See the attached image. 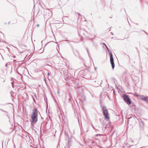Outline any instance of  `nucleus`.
<instances>
[{
	"instance_id": "39448f33",
	"label": "nucleus",
	"mask_w": 148,
	"mask_h": 148,
	"mask_svg": "<svg viewBox=\"0 0 148 148\" xmlns=\"http://www.w3.org/2000/svg\"><path fill=\"white\" fill-rule=\"evenodd\" d=\"M110 61L111 64L112 68L114 69V67L115 65L112 54L111 51H110Z\"/></svg>"
},
{
	"instance_id": "9b49d317",
	"label": "nucleus",
	"mask_w": 148,
	"mask_h": 148,
	"mask_svg": "<svg viewBox=\"0 0 148 148\" xmlns=\"http://www.w3.org/2000/svg\"><path fill=\"white\" fill-rule=\"evenodd\" d=\"M84 72V71H80V73H83V72Z\"/></svg>"
},
{
	"instance_id": "f3484780",
	"label": "nucleus",
	"mask_w": 148,
	"mask_h": 148,
	"mask_svg": "<svg viewBox=\"0 0 148 148\" xmlns=\"http://www.w3.org/2000/svg\"><path fill=\"white\" fill-rule=\"evenodd\" d=\"M47 75H48V76H49V73H48L47 74Z\"/></svg>"
},
{
	"instance_id": "b1692460",
	"label": "nucleus",
	"mask_w": 148,
	"mask_h": 148,
	"mask_svg": "<svg viewBox=\"0 0 148 148\" xmlns=\"http://www.w3.org/2000/svg\"><path fill=\"white\" fill-rule=\"evenodd\" d=\"M48 43H47L46 45H45V46Z\"/></svg>"
},
{
	"instance_id": "dca6fc26",
	"label": "nucleus",
	"mask_w": 148,
	"mask_h": 148,
	"mask_svg": "<svg viewBox=\"0 0 148 148\" xmlns=\"http://www.w3.org/2000/svg\"><path fill=\"white\" fill-rule=\"evenodd\" d=\"M100 135V134H97V135H96V136H98V135Z\"/></svg>"
},
{
	"instance_id": "7ed1b4c3",
	"label": "nucleus",
	"mask_w": 148,
	"mask_h": 148,
	"mask_svg": "<svg viewBox=\"0 0 148 148\" xmlns=\"http://www.w3.org/2000/svg\"><path fill=\"white\" fill-rule=\"evenodd\" d=\"M102 110L103 114L104 117L106 119H109L110 117L109 113L106 107L105 106L103 107L102 108Z\"/></svg>"
},
{
	"instance_id": "f257e3e1",
	"label": "nucleus",
	"mask_w": 148,
	"mask_h": 148,
	"mask_svg": "<svg viewBox=\"0 0 148 148\" xmlns=\"http://www.w3.org/2000/svg\"><path fill=\"white\" fill-rule=\"evenodd\" d=\"M38 113L37 109L34 108L33 110V112L31 115V122L32 125L34 126V124H35L38 121Z\"/></svg>"
},
{
	"instance_id": "1a4fd4ad",
	"label": "nucleus",
	"mask_w": 148,
	"mask_h": 148,
	"mask_svg": "<svg viewBox=\"0 0 148 148\" xmlns=\"http://www.w3.org/2000/svg\"><path fill=\"white\" fill-rule=\"evenodd\" d=\"M76 53H77L78 54V56H79V53L77 51H76Z\"/></svg>"
},
{
	"instance_id": "423d86ee",
	"label": "nucleus",
	"mask_w": 148,
	"mask_h": 148,
	"mask_svg": "<svg viewBox=\"0 0 148 148\" xmlns=\"http://www.w3.org/2000/svg\"><path fill=\"white\" fill-rule=\"evenodd\" d=\"M140 97V99L141 100H144L145 102H147V99L148 98V96H147L146 97H144V96L143 95H140L139 96Z\"/></svg>"
},
{
	"instance_id": "4be33fe9",
	"label": "nucleus",
	"mask_w": 148,
	"mask_h": 148,
	"mask_svg": "<svg viewBox=\"0 0 148 148\" xmlns=\"http://www.w3.org/2000/svg\"><path fill=\"white\" fill-rule=\"evenodd\" d=\"M10 23V22H9L8 24H9Z\"/></svg>"
},
{
	"instance_id": "f8f14e48",
	"label": "nucleus",
	"mask_w": 148,
	"mask_h": 148,
	"mask_svg": "<svg viewBox=\"0 0 148 148\" xmlns=\"http://www.w3.org/2000/svg\"><path fill=\"white\" fill-rule=\"evenodd\" d=\"M92 127L94 129H95V128L92 125Z\"/></svg>"
},
{
	"instance_id": "6e6552de",
	"label": "nucleus",
	"mask_w": 148,
	"mask_h": 148,
	"mask_svg": "<svg viewBox=\"0 0 148 148\" xmlns=\"http://www.w3.org/2000/svg\"><path fill=\"white\" fill-rule=\"evenodd\" d=\"M105 46L106 47V49H107V50L109 52V48H108V47H107V46H106V45H105Z\"/></svg>"
},
{
	"instance_id": "f03ea898",
	"label": "nucleus",
	"mask_w": 148,
	"mask_h": 148,
	"mask_svg": "<svg viewBox=\"0 0 148 148\" xmlns=\"http://www.w3.org/2000/svg\"><path fill=\"white\" fill-rule=\"evenodd\" d=\"M16 71L17 73L21 76H22V75H26L28 72V70L27 68L25 66H19L17 69Z\"/></svg>"
},
{
	"instance_id": "20e7f679",
	"label": "nucleus",
	"mask_w": 148,
	"mask_h": 148,
	"mask_svg": "<svg viewBox=\"0 0 148 148\" xmlns=\"http://www.w3.org/2000/svg\"><path fill=\"white\" fill-rule=\"evenodd\" d=\"M123 99L124 101L128 105H130L132 103L129 97L128 96L126 95H124L123 96Z\"/></svg>"
},
{
	"instance_id": "ddd939ff",
	"label": "nucleus",
	"mask_w": 148,
	"mask_h": 148,
	"mask_svg": "<svg viewBox=\"0 0 148 148\" xmlns=\"http://www.w3.org/2000/svg\"><path fill=\"white\" fill-rule=\"evenodd\" d=\"M87 51L88 53L89 51H88V49H87Z\"/></svg>"
},
{
	"instance_id": "2eb2a0df",
	"label": "nucleus",
	"mask_w": 148,
	"mask_h": 148,
	"mask_svg": "<svg viewBox=\"0 0 148 148\" xmlns=\"http://www.w3.org/2000/svg\"><path fill=\"white\" fill-rule=\"evenodd\" d=\"M37 27H38L39 26V24H38L37 25Z\"/></svg>"
},
{
	"instance_id": "393cba45",
	"label": "nucleus",
	"mask_w": 148,
	"mask_h": 148,
	"mask_svg": "<svg viewBox=\"0 0 148 148\" xmlns=\"http://www.w3.org/2000/svg\"><path fill=\"white\" fill-rule=\"evenodd\" d=\"M42 41H41V43H42Z\"/></svg>"
},
{
	"instance_id": "a211bd4d",
	"label": "nucleus",
	"mask_w": 148,
	"mask_h": 148,
	"mask_svg": "<svg viewBox=\"0 0 148 148\" xmlns=\"http://www.w3.org/2000/svg\"><path fill=\"white\" fill-rule=\"evenodd\" d=\"M11 83L12 84H13L12 83ZM12 86L13 87H14V86H13V84H12Z\"/></svg>"
},
{
	"instance_id": "5701e85b",
	"label": "nucleus",
	"mask_w": 148,
	"mask_h": 148,
	"mask_svg": "<svg viewBox=\"0 0 148 148\" xmlns=\"http://www.w3.org/2000/svg\"><path fill=\"white\" fill-rule=\"evenodd\" d=\"M3 142H2V145H3Z\"/></svg>"
},
{
	"instance_id": "0eeeda50",
	"label": "nucleus",
	"mask_w": 148,
	"mask_h": 148,
	"mask_svg": "<svg viewBox=\"0 0 148 148\" xmlns=\"http://www.w3.org/2000/svg\"><path fill=\"white\" fill-rule=\"evenodd\" d=\"M0 110L1 111H2L3 112H4L6 113H8V112L7 111H4V110L1 109H0Z\"/></svg>"
},
{
	"instance_id": "9d476101",
	"label": "nucleus",
	"mask_w": 148,
	"mask_h": 148,
	"mask_svg": "<svg viewBox=\"0 0 148 148\" xmlns=\"http://www.w3.org/2000/svg\"><path fill=\"white\" fill-rule=\"evenodd\" d=\"M143 32H144L146 34H148V33H147L145 31H144V30H143Z\"/></svg>"
},
{
	"instance_id": "412c9836",
	"label": "nucleus",
	"mask_w": 148,
	"mask_h": 148,
	"mask_svg": "<svg viewBox=\"0 0 148 148\" xmlns=\"http://www.w3.org/2000/svg\"><path fill=\"white\" fill-rule=\"evenodd\" d=\"M58 94H59V91H58Z\"/></svg>"
},
{
	"instance_id": "6ab92c4d",
	"label": "nucleus",
	"mask_w": 148,
	"mask_h": 148,
	"mask_svg": "<svg viewBox=\"0 0 148 148\" xmlns=\"http://www.w3.org/2000/svg\"><path fill=\"white\" fill-rule=\"evenodd\" d=\"M103 45H106L104 43H103Z\"/></svg>"
},
{
	"instance_id": "4468645a",
	"label": "nucleus",
	"mask_w": 148,
	"mask_h": 148,
	"mask_svg": "<svg viewBox=\"0 0 148 148\" xmlns=\"http://www.w3.org/2000/svg\"><path fill=\"white\" fill-rule=\"evenodd\" d=\"M78 15H79V17L80 16H81V14H78Z\"/></svg>"
},
{
	"instance_id": "aec40b11",
	"label": "nucleus",
	"mask_w": 148,
	"mask_h": 148,
	"mask_svg": "<svg viewBox=\"0 0 148 148\" xmlns=\"http://www.w3.org/2000/svg\"><path fill=\"white\" fill-rule=\"evenodd\" d=\"M112 35H113V33L112 32H111Z\"/></svg>"
}]
</instances>
